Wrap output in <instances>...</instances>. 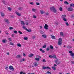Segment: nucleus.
<instances>
[{
	"label": "nucleus",
	"instance_id": "obj_49",
	"mask_svg": "<svg viewBox=\"0 0 74 74\" xmlns=\"http://www.w3.org/2000/svg\"><path fill=\"white\" fill-rule=\"evenodd\" d=\"M40 33L41 34H43L44 33V32H43V31H41L40 32Z\"/></svg>",
	"mask_w": 74,
	"mask_h": 74
},
{
	"label": "nucleus",
	"instance_id": "obj_24",
	"mask_svg": "<svg viewBox=\"0 0 74 74\" xmlns=\"http://www.w3.org/2000/svg\"><path fill=\"white\" fill-rule=\"evenodd\" d=\"M51 38L54 39H55L56 37L55 36H53L52 35H51Z\"/></svg>",
	"mask_w": 74,
	"mask_h": 74
},
{
	"label": "nucleus",
	"instance_id": "obj_53",
	"mask_svg": "<svg viewBox=\"0 0 74 74\" xmlns=\"http://www.w3.org/2000/svg\"><path fill=\"white\" fill-rule=\"evenodd\" d=\"M32 38L34 39L35 38H36V36H32Z\"/></svg>",
	"mask_w": 74,
	"mask_h": 74
},
{
	"label": "nucleus",
	"instance_id": "obj_3",
	"mask_svg": "<svg viewBox=\"0 0 74 74\" xmlns=\"http://www.w3.org/2000/svg\"><path fill=\"white\" fill-rule=\"evenodd\" d=\"M9 69L10 70H12V71H14V68L12 66L10 65L9 67Z\"/></svg>",
	"mask_w": 74,
	"mask_h": 74
},
{
	"label": "nucleus",
	"instance_id": "obj_39",
	"mask_svg": "<svg viewBox=\"0 0 74 74\" xmlns=\"http://www.w3.org/2000/svg\"><path fill=\"white\" fill-rule=\"evenodd\" d=\"M46 45H44V46H43L42 47V48H46Z\"/></svg>",
	"mask_w": 74,
	"mask_h": 74
},
{
	"label": "nucleus",
	"instance_id": "obj_13",
	"mask_svg": "<svg viewBox=\"0 0 74 74\" xmlns=\"http://www.w3.org/2000/svg\"><path fill=\"white\" fill-rule=\"evenodd\" d=\"M42 36L45 38H47V35L46 34L42 35Z\"/></svg>",
	"mask_w": 74,
	"mask_h": 74
},
{
	"label": "nucleus",
	"instance_id": "obj_33",
	"mask_svg": "<svg viewBox=\"0 0 74 74\" xmlns=\"http://www.w3.org/2000/svg\"><path fill=\"white\" fill-rule=\"evenodd\" d=\"M5 41H7V40L6 39H4V40H2V42L3 43H5Z\"/></svg>",
	"mask_w": 74,
	"mask_h": 74
},
{
	"label": "nucleus",
	"instance_id": "obj_27",
	"mask_svg": "<svg viewBox=\"0 0 74 74\" xmlns=\"http://www.w3.org/2000/svg\"><path fill=\"white\" fill-rule=\"evenodd\" d=\"M51 68H52L53 70H56V68L55 66H52V67H51Z\"/></svg>",
	"mask_w": 74,
	"mask_h": 74
},
{
	"label": "nucleus",
	"instance_id": "obj_52",
	"mask_svg": "<svg viewBox=\"0 0 74 74\" xmlns=\"http://www.w3.org/2000/svg\"><path fill=\"white\" fill-rule=\"evenodd\" d=\"M69 53H73V51H69Z\"/></svg>",
	"mask_w": 74,
	"mask_h": 74
},
{
	"label": "nucleus",
	"instance_id": "obj_43",
	"mask_svg": "<svg viewBox=\"0 0 74 74\" xmlns=\"http://www.w3.org/2000/svg\"><path fill=\"white\" fill-rule=\"evenodd\" d=\"M9 29L10 30H12L13 29V28L12 27H9Z\"/></svg>",
	"mask_w": 74,
	"mask_h": 74
},
{
	"label": "nucleus",
	"instance_id": "obj_46",
	"mask_svg": "<svg viewBox=\"0 0 74 74\" xmlns=\"http://www.w3.org/2000/svg\"><path fill=\"white\" fill-rule=\"evenodd\" d=\"M8 10H9L10 11L11 10V9L10 8V7L8 8Z\"/></svg>",
	"mask_w": 74,
	"mask_h": 74
},
{
	"label": "nucleus",
	"instance_id": "obj_48",
	"mask_svg": "<svg viewBox=\"0 0 74 74\" xmlns=\"http://www.w3.org/2000/svg\"><path fill=\"white\" fill-rule=\"evenodd\" d=\"M71 64H74V61H73L71 62Z\"/></svg>",
	"mask_w": 74,
	"mask_h": 74
},
{
	"label": "nucleus",
	"instance_id": "obj_38",
	"mask_svg": "<svg viewBox=\"0 0 74 74\" xmlns=\"http://www.w3.org/2000/svg\"><path fill=\"white\" fill-rule=\"evenodd\" d=\"M18 33H19L20 34H22V32L20 31H19L18 32Z\"/></svg>",
	"mask_w": 74,
	"mask_h": 74
},
{
	"label": "nucleus",
	"instance_id": "obj_56",
	"mask_svg": "<svg viewBox=\"0 0 74 74\" xmlns=\"http://www.w3.org/2000/svg\"><path fill=\"white\" fill-rule=\"evenodd\" d=\"M36 4L38 5H40V3H36Z\"/></svg>",
	"mask_w": 74,
	"mask_h": 74
},
{
	"label": "nucleus",
	"instance_id": "obj_57",
	"mask_svg": "<svg viewBox=\"0 0 74 74\" xmlns=\"http://www.w3.org/2000/svg\"><path fill=\"white\" fill-rule=\"evenodd\" d=\"M49 13L47 12L46 13V14L47 16H48L49 15Z\"/></svg>",
	"mask_w": 74,
	"mask_h": 74
},
{
	"label": "nucleus",
	"instance_id": "obj_34",
	"mask_svg": "<svg viewBox=\"0 0 74 74\" xmlns=\"http://www.w3.org/2000/svg\"><path fill=\"white\" fill-rule=\"evenodd\" d=\"M59 10L60 11H62V8L61 7H60L59 8Z\"/></svg>",
	"mask_w": 74,
	"mask_h": 74
},
{
	"label": "nucleus",
	"instance_id": "obj_51",
	"mask_svg": "<svg viewBox=\"0 0 74 74\" xmlns=\"http://www.w3.org/2000/svg\"><path fill=\"white\" fill-rule=\"evenodd\" d=\"M34 65L36 66H38V64H37V63H35L34 64Z\"/></svg>",
	"mask_w": 74,
	"mask_h": 74
},
{
	"label": "nucleus",
	"instance_id": "obj_16",
	"mask_svg": "<svg viewBox=\"0 0 74 74\" xmlns=\"http://www.w3.org/2000/svg\"><path fill=\"white\" fill-rule=\"evenodd\" d=\"M21 57V56L20 55H17L16 56V58H20Z\"/></svg>",
	"mask_w": 74,
	"mask_h": 74
},
{
	"label": "nucleus",
	"instance_id": "obj_4",
	"mask_svg": "<svg viewBox=\"0 0 74 74\" xmlns=\"http://www.w3.org/2000/svg\"><path fill=\"white\" fill-rule=\"evenodd\" d=\"M49 57L50 58H54V59H56V56L55 55H54L53 56L50 55H49Z\"/></svg>",
	"mask_w": 74,
	"mask_h": 74
},
{
	"label": "nucleus",
	"instance_id": "obj_37",
	"mask_svg": "<svg viewBox=\"0 0 74 74\" xmlns=\"http://www.w3.org/2000/svg\"><path fill=\"white\" fill-rule=\"evenodd\" d=\"M63 21L65 22H66L67 21V19H66V18H63Z\"/></svg>",
	"mask_w": 74,
	"mask_h": 74
},
{
	"label": "nucleus",
	"instance_id": "obj_26",
	"mask_svg": "<svg viewBox=\"0 0 74 74\" xmlns=\"http://www.w3.org/2000/svg\"><path fill=\"white\" fill-rule=\"evenodd\" d=\"M40 13L41 14H44V13H45V12H43V11L40 10Z\"/></svg>",
	"mask_w": 74,
	"mask_h": 74
},
{
	"label": "nucleus",
	"instance_id": "obj_40",
	"mask_svg": "<svg viewBox=\"0 0 74 74\" xmlns=\"http://www.w3.org/2000/svg\"><path fill=\"white\" fill-rule=\"evenodd\" d=\"M8 40H9V41H12V39L11 38H8Z\"/></svg>",
	"mask_w": 74,
	"mask_h": 74
},
{
	"label": "nucleus",
	"instance_id": "obj_32",
	"mask_svg": "<svg viewBox=\"0 0 74 74\" xmlns=\"http://www.w3.org/2000/svg\"><path fill=\"white\" fill-rule=\"evenodd\" d=\"M24 29L26 30L27 29L24 26H23L22 27Z\"/></svg>",
	"mask_w": 74,
	"mask_h": 74
},
{
	"label": "nucleus",
	"instance_id": "obj_58",
	"mask_svg": "<svg viewBox=\"0 0 74 74\" xmlns=\"http://www.w3.org/2000/svg\"><path fill=\"white\" fill-rule=\"evenodd\" d=\"M5 69L6 70H8V67H6L5 68Z\"/></svg>",
	"mask_w": 74,
	"mask_h": 74
},
{
	"label": "nucleus",
	"instance_id": "obj_63",
	"mask_svg": "<svg viewBox=\"0 0 74 74\" xmlns=\"http://www.w3.org/2000/svg\"><path fill=\"white\" fill-rule=\"evenodd\" d=\"M42 26H40V29H42Z\"/></svg>",
	"mask_w": 74,
	"mask_h": 74
},
{
	"label": "nucleus",
	"instance_id": "obj_18",
	"mask_svg": "<svg viewBox=\"0 0 74 74\" xmlns=\"http://www.w3.org/2000/svg\"><path fill=\"white\" fill-rule=\"evenodd\" d=\"M34 56V54H29V57H33Z\"/></svg>",
	"mask_w": 74,
	"mask_h": 74
},
{
	"label": "nucleus",
	"instance_id": "obj_9",
	"mask_svg": "<svg viewBox=\"0 0 74 74\" xmlns=\"http://www.w3.org/2000/svg\"><path fill=\"white\" fill-rule=\"evenodd\" d=\"M72 58L74 59V53H72L70 54Z\"/></svg>",
	"mask_w": 74,
	"mask_h": 74
},
{
	"label": "nucleus",
	"instance_id": "obj_10",
	"mask_svg": "<svg viewBox=\"0 0 74 74\" xmlns=\"http://www.w3.org/2000/svg\"><path fill=\"white\" fill-rule=\"evenodd\" d=\"M1 16H2L3 17L5 16V14L4 12H0Z\"/></svg>",
	"mask_w": 74,
	"mask_h": 74
},
{
	"label": "nucleus",
	"instance_id": "obj_30",
	"mask_svg": "<svg viewBox=\"0 0 74 74\" xmlns=\"http://www.w3.org/2000/svg\"><path fill=\"white\" fill-rule=\"evenodd\" d=\"M33 18H36V16L35 14L33 15Z\"/></svg>",
	"mask_w": 74,
	"mask_h": 74
},
{
	"label": "nucleus",
	"instance_id": "obj_28",
	"mask_svg": "<svg viewBox=\"0 0 74 74\" xmlns=\"http://www.w3.org/2000/svg\"><path fill=\"white\" fill-rule=\"evenodd\" d=\"M23 9V8L22 7H19L18 8V10L21 11Z\"/></svg>",
	"mask_w": 74,
	"mask_h": 74
},
{
	"label": "nucleus",
	"instance_id": "obj_50",
	"mask_svg": "<svg viewBox=\"0 0 74 74\" xmlns=\"http://www.w3.org/2000/svg\"><path fill=\"white\" fill-rule=\"evenodd\" d=\"M42 62H46V61L45 60L43 59V60H42Z\"/></svg>",
	"mask_w": 74,
	"mask_h": 74
},
{
	"label": "nucleus",
	"instance_id": "obj_44",
	"mask_svg": "<svg viewBox=\"0 0 74 74\" xmlns=\"http://www.w3.org/2000/svg\"><path fill=\"white\" fill-rule=\"evenodd\" d=\"M66 25L67 26H69V24L68 23H66Z\"/></svg>",
	"mask_w": 74,
	"mask_h": 74
},
{
	"label": "nucleus",
	"instance_id": "obj_21",
	"mask_svg": "<svg viewBox=\"0 0 74 74\" xmlns=\"http://www.w3.org/2000/svg\"><path fill=\"white\" fill-rule=\"evenodd\" d=\"M16 13L18 16H21V15L20 14H19L17 12H16Z\"/></svg>",
	"mask_w": 74,
	"mask_h": 74
},
{
	"label": "nucleus",
	"instance_id": "obj_23",
	"mask_svg": "<svg viewBox=\"0 0 74 74\" xmlns=\"http://www.w3.org/2000/svg\"><path fill=\"white\" fill-rule=\"evenodd\" d=\"M35 60H37V61H39L40 59L39 58H35Z\"/></svg>",
	"mask_w": 74,
	"mask_h": 74
},
{
	"label": "nucleus",
	"instance_id": "obj_61",
	"mask_svg": "<svg viewBox=\"0 0 74 74\" xmlns=\"http://www.w3.org/2000/svg\"><path fill=\"white\" fill-rule=\"evenodd\" d=\"M12 36L13 37H14V34H12Z\"/></svg>",
	"mask_w": 74,
	"mask_h": 74
},
{
	"label": "nucleus",
	"instance_id": "obj_11",
	"mask_svg": "<svg viewBox=\"0 0 74 74\" xmlns=\"http://www.w3.org/2000/svg\"><path fill=\"white\" fill-rule=\"evenodd\" d=\"M21 23L22 25H23V26H24L25 25V22L23 21H21Z\"/></svg>",
	"mask_w": 74,
	"mask_h": 74
},
{
	"label": "nucleus",
	"instance_id": "obj_15",
	"mask_svg": "<svg viewBox=\"0 0 74 74\" xmlns=\"http://www.w3.org/2000/svg\"><path fill=\"white\" fill-rule=\"evenodd\" d=\"M39 50H40V51L42 52V53H45V51L43 50L42 49H40Z\"/></svg>",
	"mask_w": 74,
	"mask_h": 74
},
{
	"label": "nucleus",
	"instance_id": "obj_59",
	"mask_svg": "<svg viewBox=\"0 0 74 74\" xmlns=\"http://www.w3.org/2000/svg\"><path fill=\"white\" fill-rule=\"evenodd\" d=\"M29 24V23L28 22H26L25 23V25H28Z\"/></svg>",
	"mask_w": 74,
	"mask_h": 74
},
{
	"label": "nucleus",
	"instance_id": "obj_2",
	"mask_svg": "<svg viewBox=\"0 0 74 74\" xmlns=\"http://www.w3.org/2000/svg\"><path fill=\"white\" fill-rule=\"evenodd\" d=\"M50 9L51 10H53V12L54 13H56V9L54 8V6H53L52 7L50 8Z\"/></svg>",
	"mask_w": 74,
	"mask_h": 74
},
{
	"label": "nucleus",
	"instance_id": "obj_14",
	"mask_svg": "<svg viewBox=\"0 0 74 74\" xmlns=\"http://www.w3.org/2000/svg\"><path fill=\"white\" fill-rule=\"evenodd\" d=\"M66 15L65 14H64L62 16V19L66 18Z\"/></svg>",
	"mask_w": 74,
	"mask_h": 74
},
{
	"label": "nucleus",
	"instance_id": "obj_1",
	"mask_svg": "<svg viewBox=\"0 0 74 74\" xmlns=\"http://www.w3.org/2000/svg\"><path fill=\"white\" fill-rule=\"evenodd\" d=\"M62 40L61 38H60L58 40V44L59 45H61L62 43Z\"/></svg>",
	"mask_w": 74,
	"mask_h": 74
},
{
	"label": "nucleus",
	"instance_id": "obj_5",
	"mask_svg": "<svg viewBox=\"0 0 74 74\" xmlns=\"http://www.w3.org/2000/svg\"><path fill=\"white\" fill-rule=\"evenodd\" d=\"M4 21L5 22H6L7 23V24H9L10 23L9 21V20L5 18L4 19Z\"/></svg>",
	"mask_w": 74,
	"mask_h": 74
},
{
	"label": "nucleus",
	"instance_id": "obj_47",
	"mask_svg": "<svg viewBox=\"0 0 74 74\" xmlns=\"http://www.w3.org/2000/svg\"><path fill=\"white\" fill-rule=\"evenodd\" d=\"M29 4H30L31 5H34V3L33 2L29 3Z\"/></svg>",
	"mask_w": 74,
	"mask_h": 74
},
{
	"label": "nucleus",
	"instance_id": "obj_8",
	"mask_svg": "<svg viewBox=\"0 0 74 74\" xmlns=\"http://www.w3.org/2000/svg\"><path fill=\"white\" fill-rule=\"evenodd\" d=\"M55 62L56 63V64L58 65L60 63V61H58V60H56L55 61Z\"/></svg>",
	"mask_w": 74,
	"mask_h": 74
},
{
	"label": "nucleus",
	"instance_id": "obj_60",
	"mask_svg": "<svg viewBox=\"0 0 74 74\" xmlns=\"http://www.w3.org/2000/svg\"><path fill=\"white\" fill-rule=\"evenodd\" d=\"M23 55L24 56H26V54H25V53H23Z\"/></svg>",
	"mask_w": 74,
	"mask_h": 74
},
{
	"label": "nucleus",
	"instance_id": "obj_41",
	"mask_svg": "<svg viewBox=\"0 0 74 74\" xmlns=\"http://www.w3.org/2000/svg\"><path fill=\"white\" fill-rule=\"evenodd\" d=\"M42 68L43 70H45V66H42Z\"/></svg>",
	"mask_w": 74,
	"mask_h": 74
},
{
	"label": "nucleus",
	"instance_id": "obj_36",
	"mask_svg": "<svg viewBox=\"0 0 74 74\" xmlns=\"http://www.w3.org/2000/svg\"><path fill=\"white\" fill-rule=\"evenodd\" d=\"M14 33L17 34L18 33V32L16 31H14Z\"/></svg>",
	"mask_w": 74,
	"mask_h": 74
},
{
	"label": "nucleus",
	"instance_id": "obj_7",
	"mask_svg": "<svg viewBox=\"0 0 74 74\" xmlns=\"http://www.w3.org/2000/svg\"><path fill=\"white\" fill-rule=\"evenodd\" d=\"M73 10V9L71 7H70L68 8V11H72Z\"/></svg>",
	"mask_w": 74,
	"mask_h": 74
},
{
	"label": "nucleus",
	"instance_id": "obj_25",
	"mask_svg": "<svg viewBox=\"0 0 74 74\" xmlns=\"http://www.w3.org/2000/svg\"><path fill=\"white\" fill-rule=\"evenodd\" d=\"M70 6L71 7H74V4L73 3H72L71 4H70Z\"/></svg>",
	"mask_w": 74,
	"mask_h": 74
},
{
	"label": "nucleus",
	"instance_id": "obj_22",
	"mask_svg": "<svg viewBox=\"0 0 74 74\" xmlns=\"http://www.w3.org/2000/svg\"><path fill=\"white\" fill-rule=\"evenodd\" d=\"M50 49L51 50H53V46H52V45L50 46Z\"/></svg>",
	"mask_w": 74,
	"mask_h": 74
},
{
	"label": "nucleus",
	"instance_id": "obj_31",
	"mask_svg": "<svg viewBox=\"0 0 74 74\" xmlns=\"http://www.w3.org/2000/svg\"><path fill=\"white\" fill-rule=\"evenodd\" d=\"M32 10L33 12H35L36 10V9H32Z\"/></svg>",
	"mask_w": 74,
	"mask_h": 74
},
{
	"label": "nucleus",
	"instance_id": "obj_35",
	"mask_svg": "<svg viewBox=\"0 0 74 74\" xmlns=\"http://www.w3.org/2000/svg\"><path fill=\"white\" fill-rule=\"evenodd\" d=\"M28 32H31V29H29L28 30V29H27L26 30Z\"/></svg>",
	"mask_w": 74,
	"mask_h": 74
},
{
	"label": "nucleus",
	"instance_id": "obj_55",
	"mask_svg": "<svg viewBox=\"0 0 74 74\" xmlns=\"http://www.w3.org/2000/svg\"><path fill=\"white\" fill-rule=\"evenodd\" d=\"M46 50H47V51H49V48H47L46 49Z\"/></svg>",
	"mask_w": 74,
	"mask_h": 74
},
{
	"label": "nucleus",
	"instance_id": "obj_45",
	"mask_svg": "<svg viewBox=\"0 0 74 74\" xmlns=\"http://www.w3.org/2000/svg\"><path fill=\"white\" fill-rule=\"evenodd\" d=\"M27 37H24V40H27Z\"/></svg>",
	"mask_w": 74,
	"mask_h": 74
},
{
	"label": "nucleus",
	"instance_id": "obj_12",
	"mask_svg": "<svg viewBox=\"0 0 74 74\" xmlns=\"http://www.w3.org/2000/svg\"><path fill=\"white\" fill-rule=\"evenodd\" d=\"M45 69L51 70V68L48 66H46L45 67Z\"/></svg>",
	"mask_w": 74,
	"mask_h": 74
},
{
	"label": "nucleus",
	"instance_id": "obj_6",
	"mask_svg": "<svg viewBox=\"0 0 74 74\" xmlns=\"http://www.w3.org/2000/svg\"><path fill=\"white\" fill-rule=\"evenodd\" d=\"M48 25L47 24H45V25L44 26V28L45 29H46L47 30L48 29Z\"/></svg>",
	"mask_w": 74,
	"mask_h": 74
},
{
	"label": "nucleus",
	"instance_id": "obj_42",
	"mask_svg": "<svg viewBox=\"0 0 74 74\" xmlns=\"http://www.w3.org/2000/svg\"><path fill=\"white\" fill-rule=\"evenodd\" d=\"M10 45H14V44L12 42H10Z\"/></svg>",
	"mask_w": 74,
	"mask_h": 74
},
{
	"label": "nucleus",
	"instance_id": "obj_19",
	"mask_svg": "<svg viewBox=\"0 0 74 74\" xmlns=\"http://www.w3.org/2000/svg\"><path fill=\"white\" fill-rule=\"evenodd\" d=\"M60 35L61 36H64L63 33L62 32H60Z\"/></svg>",
	"mask_w": 74,
	"mask_h": 74
},
{
	"label": "nucleus",
	"instance_id": "obj_54",
	"mask_svg": "<svg viewBox=\"0 0 74 74\" xmlns=\"http://www.w3.org/2000/svg\"><path fill=\"white\" fill-rule=\"evenodd\" d=\"M20 74H23V71H21L19 73Z\"/></svg>",
	"mask_w": 74,
	"mask_h": 74
},
{
	"label": "nucleus",
	"instance_id": "obj_64",
	"mask_svg": "<svg viewBox=\"0 0 74 74\" xmlns=\"http://www.w3.org/2000/svg\"><path fill=\"white\" fill-rule=\"evenodd\" d=\"M28 74H34V73H29Z\"/></svg>",
	"mask_w": 74,
	"mask_h": 74
},
{
	"label": "nucleus",
	"instance_id": "obj_17",
	"mask_svg": "<svg viewBox=\"0 0 74 74\" xmlns=\"http://www.w3.org/2000/svg\"><path fill=\"white\" fill-rule=\"evenodd\" d=\"M17 46L18 47H21V45L20 43H18L17 44Z\"/></svg>",
	"mask_w": 74,
	"mask_h": 74
},
{
	"label": "nucleus",
	"instance_id": "obj_62",
	"mask_svg": "<svg viewBox=\"0 0 74 74\" xmlns=\"http://www.w3.org/2000/svg\"><path fill=\"white\" fill-rule=\"evenodd\" d=\"M22 60H23V61L25 62V60L24 58H23Z\"/></svg>",
	"mask_w": 74,
	"mask_h": 74
},
{
	"label": "nucleus",
	"instance_id": "obj_29",
	"mask_svg": "<svg viewBox=\"0 0 74 74\" xmlns=\"http://www.w3.org/2000/svg\"><path fill=\"white\" fill-rule=\"evenodd\" d=\"M64 3L65 4H66L68 5L69 4V3H68V2H67V1H64Z\"/></svg>",
	"mask_w": 74,
	"mask_h": 74
},
{
	"label": "nucleus",
	"instance_id": "obj_20",
	"mask_svg": "<svg viewBox=\"0 0 74 74\" xmlns=\"http://www.w3.org/2000/svg\"><path fill=\"white\" fill-rule=\"evenodd\" d=\"M45 74H52V73L49 71H47V73Z\"/></svg>",
	"mask_w": 74,
	"mask_h": 74
}]
</instances>
